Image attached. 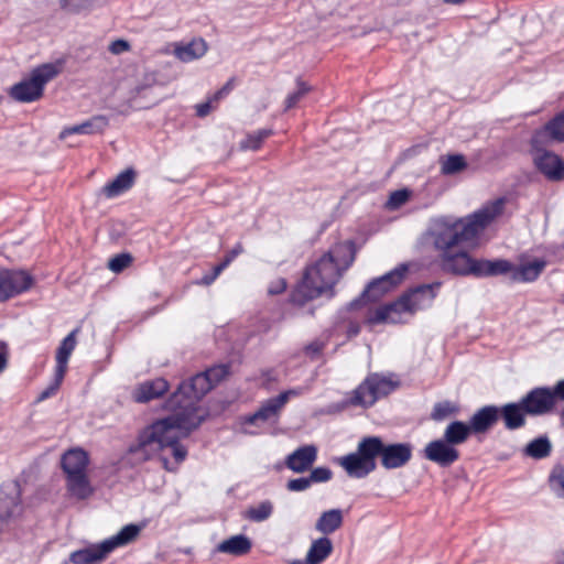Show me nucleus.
Here are the masks:
<instances>
[{"label": "nucleus", "instance_id": "f257e3e1", "mask_svg": "<svg viewBox=\"0 0 564 564\" xmlns=\"http://www.w3.org/2000/svg\"><path fill=\"white\" fill-rule=\"evenodd\" d=\"M207 414L198 415L186 408H177L167 416L154 420L141 429L127 449V454L137 457L139 464L147 463L159 455L163 449L171 448L175 466L169 458L161 456L162 466L167 471H175L187 455V448L181 438L188 437L206 420Z\"/></svg>", "mask_w": 564, "mask_h": 564}, {"label": "nucleus", "instance_id": "f03ea898", "mask_svg": "<svg viewBox=\"0 0 564 564\" xmlns=\"http://www.w3.org/2000/svg\"><path fill=\"white\" fill-rule=\"evenodd\" d=\"M440 250V267L445 273L475 278L502 276L508 285L534 283L547 265L544 258L525 260L524 254L516 263L503 258L476 259L468 253L469 249Z\"/></svg>", "mask_w": 564, "mask_h": 564}, {"label": "nucleus", "instance_id": "7ed1b4c3", "mask_svg": "<svg viewBox=\"0 0 564 564\" xmlns=\"http://www.w3.org/2000/svg\"><path fill=\"white\" fill-rule=\"evenodd\" d=\"M412 456L413 445L409 442L387 443L381 436L367 435L358 442L355 452L334 457L333 463L348 477L361 479L377 469V459L384 469L391 470L406 466Z\"/></svg>", "mask_w": 564, "mask_h": 564}, {"label": "nucleus", "instance_id": "20e7f679", "mask_svg": "<svg viewBox=\"0 0 564 564\" xmlns=\"http://www.w3.org/2000/svg\"><path fill=\"white\" fill-rule=\"evenodd\" d=\"M506 205L507 198L498 197L453 223L436 221L431 230V235L434 237V247H457L464 242L476 241L503 216Z\"/></svg>", "mask_w": 564, "mask_h": 564}, {"label": "nucleus", "instance_id": "39448f33", "mask_svg": "<svg viewBox=\"0 0 564 564\" xmlns=\"http://www.w3.org/2000/svg\"><path fill=\"white\" fill-rule=\"evenodd\" d=\"M350 259L344 267H339L338 261L328 249L318 260L308 264L302 279L294 285L289 294V302L296 306H304L307 302L327 293L328 297L335 295L334 286L341 278L345 271L355 260L356 252L359 249H348Z\"/></svg>", "mask_w": 564, "mask_h": 564}, {"label": "nucleus", "instance_id": "423d86ee", "mask_svg": "<svg viewBox=\"0 0 564 564\" xmlns=\"http://www.w3.org/2000/svg\"><path fill=\"white\" fill-rule=\"evenodd\" d=\"M441 286V281L410 286L397 300L377 307L367 317V323L370 325L399 324L402 313L413 315L417 311L432 307Z\"/></svg>", "mask_w": 564, "mask_h": 564}, {"label": "nucleus", "instance_id": "0eeeda50", "mask_svg": "<svg viewBox=\"0 0 564 564\" xmlns=\"http://www.w3.org/2000/svg\"><path fill=\"white\" fill-rule=\"evenodd\" d=\"M231 373V364H218L200 371L178 383L176 390L166 399L164 408L175 411L177 408H186L198 413V403L218 383Z\"/></svg>", "mask_w": 564, "mask_h": 564}, {"label": "nucleus", "instance_id": "6e6552de", "mask_svg": "<svg viewBox=\"0 0 564 564\" xmlns=\"http://www.w3.org/2000/svg\"><path fill=\"white\" fill-rule=\"evenodd\" d=\"M89 455L82 447L66 451L61 458V468L66 478L67 492L78 500H86L95 492L87 475Z\"/></svg>", "mask_w": 564, "mask_h": 564}, {"label": "nucleus", "instance_id": "1a4fd4ad", "mask_svg": "<svg viewBox=\"0 0 564 564\" xmlns=\"http://www.w3.org/2000/svg\"><path fill=\"white\" fill-rule=\"evenodd\" d=\"M141 529L139 524H126L115 535L99 543L72 552L68 561L73 564H99L117 547L124 546L134 541L140 534Z\"/></svg>", "mask_w": 564, "mask_h": 564}, {"label": "nucleus", "instance_id": "9d476101", "mask_svg": "<svg viewBox=\"0 0 564 564\" xmlns=\"http://www.w3.org/2000/svg\"><path fill=\"white\" fill-rule=\"evenodd\" d=\"M61 73L54 63L39 65L25 78L10 88V97L19 102H34L43 97L45 85Z\"/></svg>", "mask_w": 564, "mask_h": 564}, {"label": "nucleus", "instance_id": "9b49d317", "mask_svg": "<svg viewBox=\"0 0 564 564\" xmlns=\"http://www.w3.org/2000/svg\"><path fill=\"white\" fill-rule=\"evenodd\" d=\"M397 387L398 382L386 377H381L378 373H370L352 391V395L346 401V403L368 409L380 398L389 395Z\"/></svg>", "mask_w": 564, "mask_h": 564}, {"label": "nucleus", "instance_id": "f8f14e48", "mask_svg": "<svg viewBox=\"0 0 564 564\" xmlns=\"http://www.w3.org/2000/svg\"><path fill=\"white\" fill-rule=\"evenodd\" d=\"M419 263L416 261H405L399 263L395 268L381 276L370 281L367 286L371 291L372 301H379L387 293L399 286L410 272H416Z\"/></svg>", "mask_w": 564, "mask_h": 564}, {"label": "nucleus", "instance_id": "ddd939ff", "mask_svg": "<svg viewBox=\"0 0 564 564\" xmlns=\"http://www.w3.org/2000/svg\"><path fill=\"white\" fill-rule=\"evenodd\" d=\"M34 278L24 270L3 269L0 271V303H4L29 291Z\"/></svg>", "mask_w": 564, "mask_h": 564}, {"label": "nucleus", "instance_id": "4468645a", "mask_svg": "<svg viewBox=\"0 0 564 564\" xmlns=\"http://www.w3.org/2000/svg\"><path fill=\"white\" fill-rule=\"evenodd\" d=\"M521 400L529 412V416L545 415L552 413L556 408L550 386L535 387L528 391Z\"/></svg>", "mask_w": 564, "mask_h": 564}, {"label": "nucleus", "instance_id": "2eb2a0df", "mask_svg": "<svg viewBox=\"0 0 564 564\" xmlns=\"http://www.w3.org/2000/svg\"><path fill=\"white\" fill-rule=\"evenodd\" d=\"M423 457L442 468L451 467L460 458V452L443 437L429 442L422 451Z\"/></svg>", "mask_w": 564, "mask_h": 564}, {"label": "nucleus", "instance_id": "dca6fc26", "mask_svg": "<svg viewBox=\"0 0 564 564\" xmlns=\"http://www.w3.org/2000/svg\"><path fill=\"white\" fill-rule=\"evenodd\" d=\"M291 394H296V392L294 390H286L268 399L256 412L245 415L241 419V423L247 425H257L260 421L267 422L271 416L279 414L281 409L289 401Z\"/></svg>", "mask_w": 564, "mask_h": 564}, {"label": "nucleus", "instance_id": "f3484780", "mask_svg": "<svg viewBox=\"0 0 564 564\" xmlns=\"http://www.w3.org/2000/svg\"><path fill=\"white\" fill-rule=\"evenodd\" d=\"M499 420L501 419L505 427L509 431H516L523 427L527 423L529 412L520 399L518 402H508L498 405Z\"/></svg>", "mask_w": 564, "mask_h": 564}, {"label": "nucleus", "instance_id": "a211bd4d", "mask_svg": "<svg viewBox=\"0 0 564 564\" xmlns=\"http://www.w3.org/2000/svg\"><path fill=\"white\" fill-rule=\"evenodd\" d=\"M534 164L549 180L561 181L564 178V161L553 152L539 151L534 156Z\"/></svg>", "mask_w": 564, "mask_h": 564}, {"label": "nucleus", "instance_id": "6ab92c4d", "mask_svg": "<svg viewBox=\"0 0 564 564\" xmlns=\"http://www.w3.org/2000/svg\"><path fill=\"white\" fill-rule=\"evenodd\" d=\"M316 459L317 447L315 445H303L286 456L285 466L294 473L302 474L310 470Z\"/></svg>", "mask_w": 564, "mask_h": 564}, {"label": "nucleus", "instance_id": "aec40b11", "mask_svg": "<svg viewBox=\"0 0 564 564\" xmlns=\"http://www.w3.org/2000/svg\"><path fill=\"white\" fill-rule=\"evenodd\" d=\"M498 421V405L487 404L476 410L468 423L474 435H479L488 433Z\"/></svg>", "mask_w": 564, "mask_h": 564}, {"label": "nucleus", "instance_id": "412c9836", "mask_svg": "<svg viewBox=\"0 0 564 564\" xmlns=\"http://www.w3.org/2000/svg\"><path fill=\"white\" fill-rule=\"evenodd\" d=\"M137 173L132 167L119 173L112 181L105 184L100 193L105 198H115L128 192L135 183Z\"/></svg>", "mask_w": 564, "mask_h": 564}, {"label": "nucleus", "instance_id": "4be33fe9", "mask_svg": "<svg viewBox=\"0 0 564 564\" xmlns=\"http://www.w3.org/2000/svg\"><path fill=\"white\" fill-rule=\"evenodd\" d=\"M170 389L167 380L155 378L140 383L134 390L133 398L139 403H147L151 400L163 397Z\"/></svg>", "mask_w": 564, "mask_h": 564}, {"label": "nucleus", "instance_id": "5701e85b", "mask_svg": "<svg viewBox=\"0 0 564 564\" xmlns=\"http://www.w3.org/2000/svg\"><path fill=\"white\" fill-rule=\"evenodd\" d=\"M544 138L564 143V110L556 113L541 130L534 133L531 141L532 145L535 147L538 143L542 142Z\"/></svg>", "mask_w": 564, "mask_h": 564}, {"label": "nucleus", "instance_id": "b1692460", "mask_svg": "<svg viewBox=\"0 0 564 564\" xmlns=\"http://www.w3.org/2000/svg\"><path fill=\"white\" fill-rule=\"evenodd\" d=\"M108 126V119L105 116H94L90 119L72 127H65L58 134L59 140H65L73 134H95L101 133Z\"/></svg>", "mask_w": 564, "mask_h": 564}, {"label": "nucleus", "instance_id": "393cba45", "mask_svg": "<svg viewBox=\"0 0 564 564\" xmlns=\"http://www.w3.org/2000/svg\"><path fill=\"white\" fill-rule=\"evenodd\" d=\"M207 50L208 45L206 41L202 37H197L186 44L176 43L174 46V55L181 62L188 63L203 57Z\"/></svg>", "mask_w": 564, "mask_h": 564}, {"label": "nucleus", "instance_id": "a878e982", "mask_svg": "<svg viewBox=\"0 0 564 564\" xmlns=\"http://www.w3.org/2000/svg\"><path fill=\"white\" fill-rule=\"evenodd\" d=\"M21 503L20 491H0V533L4 531Z\"/></svg>", "mask_w": 564, "mask_h": 564}, {"label": "nucleus", "instance_id": "bb28decb", "mask_svg": "<svg viewBox=\"0 0 564 564\" xmlns=\"http://www.w3.org/2000/svg\"><path fill=\"white\" fill-rule=\"evenodd\" d=\"M334 551V545L328 536L314 540L306 553L305 564H322Z\"/></svg>", "mask_w": 564, "mask_h": 564}, {"label": "nucleus", "instance_id": "cd10ccee", "mask_svg": "<svg viewBox=\"0 0 564 564\" xmlns=\"http://www.w3.org/2000/svg\"><path fill=\"white\" fill-rule=\"evenodd\" d=\"M474 433L468 422L455 420L452 421L443 433V438L454 447L464 444Z\"/></svg>", "mask_w": 564, "mask_h": 564}, {"label": "nucleus", "instance_id": "c85d7f7f", "mask_svg": "<svg viewBox=\"0 0 564 564\" xmlns=\"http://www.w3.org/2000/svg\"><path fill=\"white\" fill-rule=\"evenodd\" d=\"M251 540L245 534L232 535L217 545V551L226 554L241 556L250 552Z\"/></svg>", "mask_w": 564, "mask_h": 564}, {"label": "nucleus", "instance_id": "c756f323", "mask_svg": "<svg viewBox=\"0 0 564 564\" xmlns=\"http://www.w3.org/2000/svg\"><path fill=\"white\" fill-rule=\"evenodd\" d=\"M552 442L546 434L530 441L523 448V455L536 460L549 457L552 453Z\"/></svg>", "mask_w": 564, "mask_h": 564}, {"label": "nucleus", "instance_id": "7c9ffc66", "mask_svg": "<svg viewBox=\"0 0 564 564\" xmlns=\"http://www.w3.org/2000/svg\"><path fill=\"white\" fill-rule=\"evenodd\" d=\"M343 524V512L340 509H330L324 511L321 517L317 519L315 529L326 536L327 534H332L337 529H339Z\"/></svg>", "mask_w": 564, "mask_h": 564}, {"label": "nucleus", "instance_id": "2f4dec72", "mask_svg": "<svg viewBox=\"0 0 564 564\" xmlns=\"http://www.w3.org/2000/svg\"><path fill=\"white\" fill-rule=\"evenodd\" d=\"M273 134L272 129H259L248 133L245 139L240 141L239 147L243 151H258L262 148L263 142Z\"/></svg>", "mask_w": 564, "mask_h": 564}, {"label": "nucleus", "instance_id": "473e14b6", "mask_svg": "<svg viewBox=\"0 0 564 564\" xmlns=\"http://www.w3.org/2000/svg\"><path fill=\"white\" fill-rule=\"evenodd\" d=\"M273 513V503L270 500H263L257 507H249L243 518L253 522H262L271 517Z\"/></svg>", "mask_w": 564, "mask_h": 564}, {"label": "nucleus", "instance_id": "72a5a7b5", "mask_svg": "<svg viewBox=\"0 0 564 564\" xmlns=\"http://www.w3.org/2000/svg\"><path fill=\"white\" fill-rule=\"evenodd\" d=\"M467 167V162L463 154H449L441 160V172L444 175H453L464 171Z\"/></svg>", "mask_w": 564, "mask_h": 564}, {"label": "nucleus", "instance_id": "f704fd0d", "mask_svg": "<svg viewBox=\"0 0 564 564\" xmlns=\"http://www.w3.org/2000/svg\"><path fill=\"white\" fill-rule=\"evenodd\" d=\"M310 91L311 86L299 77L296 79V90L289 94L285 98L284 110L288 111L294 108Z\"/></svg>", "mask_w": 564, "mask_h": 564}, {"label": "nucleus", "instance_id": "c9c22d12", "mask_svg": "<svg viewBox=\"0 0 564 564\" xmlns=\"http://www.w3.org/2000/svg\"><path fill=\"white\" fill-rule=\"evenodd\" d=\"M78 328L73 329L66 337L63 338L59 346L56 349L55 359L69 360L72 352L74 351L77 340L76 334Z\"/></svg>", "mask_w": 564, "mask_h": 564}, {"label": "nucleus", "instance_id": "e433bc0d", "mask_svg": "<svg viewBox=\"0 0 564 564\" xmlns=\"http://www.w3.org/2000/svg\"><path fill=\"white\" fill-rule=\"evenodd\" d=\"M134 261V258L129 252H120L118 254H115L113 257L109 258L107 262V268L116 273L119 274L122 271H124L127 268H129Z\"/></svg>", "mask_w": 564, "mask_h": 564}, {"label": "nucleus", "instance_id": "4c0bfd02", "mask_svg": "<svg viewBox=\"0 0 564 564\" xmlns=\"http://www.w3.org/2000/svg\"><path fill=\"white\" fill-rule=\"evenodd\" d=\"M457 406L453 405L451 401H442L434 404L431 419L436 422L445 420L447 416L457 413Z\"/></svg>", "mask_w": 564, "mask_h": 564}, {"label": "nucleus", "instance_id": "58836bf2", "mask_svg": "<svg viewBox=\"0 0 564 564\" xmlns=\"http://www.w3.org/2000/svg\"><path fill=\"white\" fill-rule=\"evenodd\" d=\"M411 192L406 188L394 191L389 196L387 207L392 210L398 209L409 200Z\"/></svg>", "mask_w": 564, "mask_h": 564}, {"label": "nucleus", "instance_id": "ea45409f", "mask_svg": "<svg viewBox=\"0 0 564 564\" xmlns=\"http://www.w3.org/2000/svg\"><path fill=\"white\" fill-rule=\"evenodd\" d=\"M94 0H59L62 9L69 13H78L93 6Z\"/></svg>", "mask_w": 564, "mask_h": 564}, {"label": "nucleus", "instance_id": "a19ab883", "mask_svg": "<svg viewBox=\"0 0 564 564\" xmlns=\"http://www.w3.org/2000/svg\"><path fill=\"white\" fill-rule=\"evenodd\" d=\"M564 482V465L562 463H556L547 477V485L551 490H555L556 486Z\"/></svg>", "mask_w": 564, "mask_h": 564}, {"label": "nucleus", "instance_id": "79ce46f5", "mask_svg": "<svg viewBox=\"0 0 564 564\" xmlns=\"http://www.w3.org/2000/svg\"><path fill=\"white\" fill-rule=\"evenodd\" d=\"M308 475L312 484L314 482H327L333 478V471L329 467L318 466L310 469Z\"/></svg>", "mask_w": 564, "mask_h": 564}, {"label": "nucleus", "instance_id": "37998d69", "mask_svg": "<svg viewBox=\"0 0 564 564\" xmlns=\"http://www.w3.org/2000/svg\"><path fill=\"white\" fill-rule=\"evenodd\" d=\"M243 249H230V251L225 256V258L213 267L210 273L216 279L217 276L229 265V263L240 253Z\"/></svg>", "mask_w": 564, "mask_h": 564}, {"label": "nucleus", "instance_id": "c03bdc74", "mask_svg": "<svg viewBox=\"0 0 564 564\" xmlns=\"http://www.w3.org/2000/svg\"><path fill=\"white\" fill-rule=\"evenodd\" d=\"M243 249H230V251L225 256V258L213 267L210 273L216 279L217 276L229 265V263L240 253Z\"/></svg>", "mask_w": 564, "mask_h": 564}, {"label": "nucleus", "instance_id": "a18cd8bd", "mask_svg": "<svg viewBox=\"0 0 564 564\" xmlns=\"http://www.w3.org/2000/svg\"><path fill=\"white\" fill-rule=\"evenodd\" d=\"M243 249H230V251L225 256V258L213 267L210 273L216 279L217 276L229 265V263L240 253Z\"/></svg>", "mask_w": 564, "mask_h": 564}, {"label": "nucleus", "instance_id": "49530a36", "mask_svg": "<svg viewBox=\"0 0 564 564\" xmlns=\"http://www.w3.org/2000/svg\"><path fill=\"white\" fill-rule=\"evenodd\" d=\"M377 301H372V294L371 291L368 289V286L365 288V290L360 293L359 296L354 299L348 304L349 310H359L367 305L368 303H376Z\"/></svg>", "mask_w": 564, "mask_h": 564}, {"label": "nucleus", "instance_id": "de8ad7c7", "mask_svg": "<svg viewBox=\"0 0 564 564\" xmlns=\"http://www.w3.org/2000/svg\"><path fill=\"white\" fill-rule=\"evenodd\" d=\"M311 485H312V481L308 476L307 477H299V478L290 479L286 482V489L289 491L299 492V491L306 490L307 488H310Z\"/></svg>", "mask_w": 564, "mask_h": 564}, {"label": "nucleus", "instance_id": "09e8293b", "mask_svg": "<svg viewBox=\"0 0 564 564\" xmlns=\"http://www.w3.org/2000/svg\"><path fill=\"white\" fill-rule=\"evenodd\" d=\"M67 365H68V360L56 359V367H55V375H54L53 383L57 384L58 387H61V384L64 380V377L67 371Z\"/></svg>", "mask_w": 564, "mask_h": 564}, {"label": "nucleus", "instance_id": "8fccbe9b", "mask_svg": "<svg viewBox=\"0 0 564 564\" xmlns=\"http://www.w3.org/2000/svg\"><path fill=\"white\" fill-rule=\"evenodd\" d=\"M67 365H68V360L56 359V367H55V375H54L53 383L57 384L58 387H61V384L64 380V377L67 371Z\"/></svg>", "mask_w": 564, "mask_h": 564}, {"label": "nucleus", "instance_id": "3c124183", "mask_svg": "<svg viewBox=\"0 0 564 564\" xmlns=\"http://www.w3.org/2000/svg\"><path fill=\"white\" fill-rule=\"evenodd\" d=\"M324 347V343L314 340L305 346L304 351L311 359H315L322 355Z\"/></svg>", "mask_w": 564, "mask_h": 564}, {"label": "nucleus", "instance_id": "603ef678", "mask_svg": "<svg viewBox=\"0 0 564 564\" xmlns=\"http://www.w3.org/2000/svg\"><path fill=\"white\" fill-rule=\"evenodd\" d=\"M288 288V282L284 278H279L272 281L268 288V294L279 295L282 294Z\"/></svg>", "mask_w": 564, "mask_h": 564}, {"label": "nucleus", "instance_id": "864d4df0", "mask_svg": "<svg viewBox=\"0 0 564 564\" xmlns=\"http://www.w3.org/2000/svg\"><path fill=\"white\" fill-rule=\"evenodd\" d=\"M130 48H131V46H130L129 42L126 40H122V39L112 41L111 44L109 45V51L115 55H119L124 52H128V51H130Z\"/></svg>", "mask_w": 564, "mask_h": 564}, {"label": "nucleus", "instance_id": "5fc2aeb1", "mask_svg": "<svg viewBox=\"0 0 564 564\" xmlns=\"http://www.w3.org/2000/svg\"><path fill=\"white\" fill-rule=\"evenodd\" d=\"M217 106L213 102V100L208 97L206 101L197 104L195 106L196 115L200 118H204L210 113Z\"/></svg>", "mask_w": 564, "mask_h": 564}, {"label": "nucleus", "instance_id": "6e6d98bb", "mask_svg": "<svg viewBox=\"0 0 564 564\" xmlns=\"http://www.w3.org/2000/svg\"><path fill=\"white\" fill-rule=\"evenodd\" d=\"M555 403L564 402V379L557 380L553 386H550Z\"/></svg>", "mask_w": 564, "mask_h": 564}, {"label": "nucleus", "instance_id": "4d7b16f0", "mask_svg": "<svg viewBox=\"0 0 564 564\" xmlns=\"http://www.w3.org/2000/svg\"><path fill=\"white\" fill-rule=\"evenodd\" d=\"M9 349L6 341L0 340V373L7 368Z\"/></svg>", "mask_w": 564, "mask_h": 564}, {"label": "nucleus", "instance_id": "13d9d810", "mask_svg": "<svg viewBox=\"0 0 564 564\" xmlns=\"http://www.w3.org/2000/svg\"><path fill=\"white\" fill-rule=\"evenodd\" d=\"M58 389H59V387L52 382L47 388H45L39 394V397L36 398V401L37 402H42V401L48 399L50 397L54 395L57 392Z\"/></svg>", "mask_w": 564, "mask_h": 564}, {"label": "nucleus", "instance_id": "bf43d9fd", "mask_svg": "<svg viewBox=\"0 0 564 564\" xmlns=\"http://www.w3.org/2000/svg\"><path fill=\"white\" fill-rule=\"evenodd\" d=\"M360 330H361V327H360L359 323L351 321V322H349V324L347 326V330H346L347 337L348 338L356 337L360 334Z\"/></svg>", "mask_w": 564, "mask_h": 564}, {"label": "nucleus", "instance_id": "052dcab7", "mask_svg": "<svg viewBox=\"0 0 564 564\" xmlns=\"http://www.w3.org/2000/svg\"><path fill=\"white\" fill-rule=\"evenodd\" d=\"M229 95V93H227L224 88H220L218 89L217 91H215L212 96H209V98L213 100V102L217 106L218 102L224 99L225 97H227Z\"/></svg>", "mask_w": 564, "mask_h": 564}, {"label": "nucleus", "instance_id": "680f3d73", "mask_svg": "<svg viewBox=\"0 0 564 564\" xmlns=\"http://www.w3.org/2000/svg\"><path fill=\"white\" fill-rule=\"evenodd\" d=\"M229 95V93H227L224 88H220L218 89L217 91H215L212 96H209V98L213 100V102L217 106L218 102L224 99L225 97H227Z\"/></svg>", "mask_w": 564, "mask_h": 564}, {"label": "nucleus", "instance_id": "e2e57ef3", "mask_svg": "<svg viewBox=\"0 0 564 564\" xmlns=\"http://www.w3.org/2000/svg\"><path fill=\"white\" fill-rule=\"evenodd\" d=\"M229 95V93H227L224 88H220L218 89L217 91H215L212 96H209V98L213 100V102L217 106L218 102L224 99L225 97H227Z\"/></svg>", "mask_w": 564, "mask_h": 564}, {"label": "nucleus", "instance_id": "0e129e2a", "mask_svg": "<svg viewBox=\"0 0 564 564\" xmlns=\"http://www.w3.org/2000/svg\"><path fill=\"white\" fill-rule=\"evenodd\" d=\"M216 278L210 272L205 273L199 280L196 281L198 285H210Z\"/></svg>", "mask_w": 564, "mask_h": 564}, {"label": "nucleus", "instance_id": "69168bd1", "mask_svg": "<svg viewBox=\"0 0 564 564\" xmlns=\"http://www.w3.org/2000/svg\"><path fill=\"white\" fill-rule=\"evenodd\" d=\"M554 558H555V563H556V564H564V549H563V550L557 551V552L554 554Z\"/></svg>", "mask_w": 564, "mask_h": 564}, {"label": "nucleus", "instance_id": "338daca9", "mask_svg": "<svg viewBox=\"0 0 564 564\" xmlns=\"http://www.w3.org/2000/svg\"><path fill=\"white\" fill-rule=\"evenodd\" d=\"M553 492L556 495V497L564 499V481L557 485Z\"/></svg>", "mask_w": 564, "mask_h": 564}, {"label": "nucleus", "instance_id": "774afa93", "mask_svg": "<svg viewBox=\"0 0 564 564\" xmlns=\"http://www.w3.org/2000/svg\"><path fill=\"white\" fill-rule=\"evenodd\" d=\"M234 86H235V77H231L228 79V82L221 88H224L227 93L230 94V91L234 89Z\"/></svg>", "mask_w": 564, "mask_h": 564}]
</instances>
